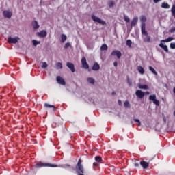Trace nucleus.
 Masks as SVG:
<instances>
[{
	"instance_id": "obj_1",
	"label": "nucleus",
	"mask_w": 175,
	"mask_h": 175,
	"mask_svg": "<svg viewBox=\"0 0 175 175\" xmlns=\"http://www.w3.org/2000/svg\"><path fill=\"white\" fill-rule=\"evenodd\" d=\"M140 21L142 23L141 31H142V33H146V21H147V18H146V16H142L140 17Z\"/></svg>"
},
{
	"instance_id": "obj_2",
	"label": "nucleus",
	"mask_w": 175,
	"mask_h": 175,
	"mask_svg": "<svg viewBox=\"0 0 175 175\" xmlns=\"http://www.w3.org/2000/svg\"><path fill=\"white\" fill-rule=\"evenodd\" d=\"M92 19L94 23H98V24H101L102 25H106V22L102 19H100L99 17L95 16V15H92Z\"/></svg>"
},
{
	"instance_id": "obj_3",
	"label": "nucleus",
	"mask_w": 175,
	"mask_h": 175,
	"mask_svg": "<svg viewBox=\"0 0 175 175\" xmlns=\"http://www.w3.org/2000/svg\"><path fill=\"white\" fill-rule=\"evenodd\" d=\"M142 34L143 35V36H145L144 38V42L145 43H150V42H151V36H148V32H147V31H146V33H144L142 31H141Z\"/></svg>"
},
{
	"instance_id": "obj_4",
	"label": "nucleus",
	"mask_w": 175,
	"mask_h": 175,
	"mask_svg": "<svg viewBox=\"0 0 175 175\" xmlns=\"http://www.w3.org/2000/svg\"><path fill=\"white\" fill-rule=\"evenodd\" d=\"M149 100H152L153 103H154L156 106H159V100H157V95L155 94L150 95L149 96Z\"/></svg>"
},
{
	"instance_id": "obj_5",
	"label": "nucleus",
	"mask_w": 175,
	"mask_h": 175,
	"mask_svg": "<svg viewBox=\"0 0 175 175\" xmlns=\"http://www.w3.org/2000/svg\"><path fill=\"white\" fill-rule=\"evenodd\" d=\"M81 64L84 69H90V65L87 63V59L85 57H82Z\"/></svg>"
},
{
	"instance_id": "obj_6",
	"label": "nucleus",
	"mask_w": 175,
	"mask_h": 175,
	"mask_svg": "<svg viewBox=\"0 0 175 175\" xmlns=\"http://www.w3.org/2000/svg\"><path fill=\"white\" fill-rule=\"evenodd\" d=\"M42 166H47L49 167H58V165L50 163H43L42 165L36 164V167H42Z\"/></svg>"
},
{
	"instance_id": "obj_7",
	"label": "nucleus",
	"mask_w": 175,
	"mask_h": 175,
	"mask_svg": "<svg viewBox=\"0 0 175 175\" xmlns=\"http://www.w3.org/2000/svg\"><path fill=\"white\" fill-rule=\"evenodd\" d=\"M56 80L58 84H60L61 85H65L66 84L65 80H64V78H62L61 76H57L56 77Z\"/></svg>"
},
{
	"instance_id": "obj_8",
	"label": "nucleus",
	"mask_w": 175,
	"mask_h": 175,
	"mask_svg": "<svg viewBox=\"0 0 175 175\" xmlns=\"http://www.w3.org/2000/svg\"><path fill=\"white\" fill-rule=\"evenodd\" d=\"M66 66L71 70L72 73L76 72V69L75 68V64L70 62L66 63Z\"/></svg>"
},
{
	"instance_id": "obj_9",
	"label": "nucleus",
	"mask_w": 175,
	"mask_h": 175,
	"mask_svg": "<svg viewBox=\"0 0 175 175\" xmlns=\"http://www.w3.org/2000/svg\"><path fill=\"white\" fill-rule=\"evenodd\" d=\"M111 55H116L117 58L120 59L122 56V53H121V51H120L115 50L111 52Z\"/></svg>"
},
{
	"instance_id": "obj_10",
	"label": "nucleus",
	"mask_w": 175,
	"mask_h": 175,
	"mask_svg": "<svg viewBox=\"0 0 175 175\" xmlns=\"http://www.w3.org/2000/svg\"><path fill=\"white\" fill-rule=\"evenodd\" d=\"M135 95L139 99H143V98H144V92H143L142 90H137L135 92Z\"/></svg>"
},
{
	"instance_id": "obj_11",
	"label": "nucleus",
	"mask_w": 175,
	"mask_h": 175,
	"mask_svg": "<svg viewBox=\"0 0 175 175\" xmlns=\"http://www.w3.org/2000/svg\"><path fill=\"white\" fill-rule=\"evenodd\" d=\"M3 14L5 18H11L12 16V12L8 10L3 11Z\"/></svg>"
},
{
	"instance_id": "obj_12",
	"label": "nucleus",
	"mask_w": 175,
	"mask_h": 175,
	"mask_svg": "<svg viewBox=\"0 0 175 175\" xmlns=\"http://www.w3.org/2000/svg\"><path fill=\"white\" fill-rule=\"evenodd\" d=\"M36 35L37 36H39V38H46L47 36V31L42 30L41 31L38 32Z\"/></svg>"
},
{
	"instance_id": "obj_13",
	"label": "nucleus",
	"mask_w": 175,
	"mask_h": 175,
	"mask_svg": "<svg viewBox=\"0 0 175 175\" xmlns=\"http://www.w3.org/2000/svg\"><path fill=\"white\" fill-rule=\"evenodd\" d=\"M18 38H12V37H9L8 38V43H14V44H16L17 43V42H18Z\"/></svg>"
},
{
	"instance_id": "obj_14",
	"label": "nucleus",
	"mask_w": 175,
	"mask_h": 175,
	"mask_svg": "<svg viewBox=\"0 0 175 175\" xmlns=\"http://www.w3.org/2000/svg\"><path fill=\"white\" fill-rule=\"evenodd\" d=\"M31 25L33 28V29H39L40 25L39 23L36 21H33L31 23Z\"/></svg>"
},
{
	"instance_id": "obj_15",
	"label": "nucleus",
	"mask_w": 175,
	"mask_h": 175,
	"mask_svg": "<svg viewBox=\"0 0 175 175\" xmlns=\"http://www.w3.org/2000/svg\"><path fill=\"white\" fill-rule=\"evenodd\" d=\"M159 47H161V49H163V50H164V51H165V53H169V49H167V46L163 44V42H161L159 44Z\"/></svg>"
},
{
	"instance_id": "obj_16",
	"label": "nucleus",
	"mask_w": 175,
	"mask_h": 175,
	"mask_svg": "<svg viewBox=\"0 0 175 175\" xmlns=\"http://www.w3.org/2000/svg\"><path fill=\"white\" fill-rule=\"evenodd\" d=\"M100 69V66H99V64L94 63V64L92 66V70L98 71Z\"/></svg>"
},
{
	"instance_id": "obj_17",
	"label": "nucleus",
	"mask_w": 175,
	"mask_h": 175,
	"mask_svg": "<svg viewBox=\"0 0 175 175\" xmlns=\"http://www.w3.org/2000/svg\"><path fill=\"white\" fill-rule=\"evenodd\" d=\"M137 87L138 88H139V90H148V85H142L140 83H138Z\"/></svg>"
},
{
	"instance_id": "obj_18",
	"label": "nucleus",
	"mask_w": 175,
	"mask_h": 175,
	"mask_svg": "<svg viewBox=\"0 0 175 175\" xmlns=\"http://www.w3.org/2000/svg\"><path fill=\"white\" fill-rule=\"evenodd\" d=\"M137 21H139V18L137 17L134 18L131 21V26L135 27L137 24Z\"/></svg>"
},
{
	"instance_id": "obj_19",
	"label": "nucleus",
	"mask_w": 175,
	"mask_h": 175,
	"mask_svg": "<svg viewBox=\"0 0 175 175\" xmlns=\"http://www.w3.org/2000/svg\"><path fill=\"white\" fill-rule=\"evenodd\" d=\"M174 40V38L173 37H169L168 38L165 39V40H161V43H167L169 42H172V40Z\"/></svg>"
},
{
	"instance_id": "obj_20",
	"label": "nucleus",
	"mask_w": 175,
	"mask_h": 175,
	"mask_svg": "<svg viewBox=\"0 0 175 175\" xmlns=\"http://www.w3.org/2000/svg\"><path fill=\"white\" fill-rule=\"evenodd\" d=\"M137 70L140 75H144V68L142 66H137Z\"/></svg>"
},
{
	"instance_id": "obj_21",
	"label": "nucleus",
	"mask_w": 175,
	"mask_h": 175,
	"mask_svg": "<svg viewBox=\"0 0 175 175\" xmlns=\"http://www.w3.org/2000/svg\"><path fill=\"white\" fill-rule=\"evenodd\" d=\"M140 165L144 169H147V167H148V163L146 161H141Z\"/></svg>"
},
{
	"instance_id": "obj_22",
	"label": "nucleus",
	"mask_w": 175,
	"mask_h": 175,
	"mask_svg": "<svg viewBox=\"0 0 175 175\" xmlns=\"http://www.w3.org/2000/svg\"><path fill=\"white\" fill-rule=\"evenodd\" d=\"M149 70H150V72H152L153 75H155V76H158V73L157 72V71H155V69H154L152 66H149Z\"/></svg>"
},
{
	"instance_id": "obj_23",
	"label": "nucleus",
	"mask_w": 175,
	"mask_h": 175,
	"mask_svg": "<svg viewBox=\"0 0 175 175\" xmlns=\"http://www.w3.org/2000/svg\"><path fill=\"white\" fill-rule=\"evenodd\" d=\"M161 8H163V9H169V8H170V5H169L167 3H162Z\"/></svg>"
},
{
	"instance_id": "obj_24",
	"label": "nucleus",
	"mask_w": 175,
	"mask_h": 175,
	"mask_svg": "<svg viewBox=\"0 0 175 175\" xmlns=\"http://www.w3.org/2000/svg\"><path fill=\"white\" fill-rule=\"evenodd\" d=\"M88 83H90V84H95V79H94V78L92 77H88L87 79Z\"/></svg>"
},
{
	"instance_id": "obj_25",
	"label": "nucleus",
	"mask_w": 175,
	"mask_h": 175,
	"mask_svg": "<svg viewBox=\"0 0 175 175\" xmlns=\"http://www.w3.org/2000/svg\"><path fill=\"white\" fill-rule=\"evenodd\" d=\"M61 38H62V43H65V42L66 41V39L68 38V37H66V35L65 34H62Z\"/></svg>"
},
{
	"instance_id": "obj_26",
	"label": "nucleus",
	"mask_w": 175,
	"mask_h": 175,
	"mask_svg": "<svg viewBox=\"0 0 175 175\" xmlns=\"http://www.w3.org/2000/svg\"><path fill=\"white\" fill-rule=\"evenodd\" d=\"M108 47L107 45L106 44H103L101 46H100V50L101 51H105L106 50H107Z\"/></svg>"
},
{
	"instance_id": "obj_27",
	"label": "nucleus",
	"mask_w": 175,
	"mask_h": 175,
	"mask_svg": "<svg viewBox=\"0 0 175 175\" xmlns=\"http://www.w3.org/2000/svg\"><path fill=\"white\" fill-rule=\"evenodd\" d=\"M124 107H126V109H130L131 107V103H129V101L126 100L124 103Z\"/></svg>"
},
{
	"instance_id": "obj_28",
	"label": "nucleus",
	"mask_w": 175,
	"mask_h": 175,
	"mask_svg": "<svg viewBox=\"0 0 175 175\" xmlns=\"http://www.w3.org/2000/svg\"><path fill=\"white\" fill-rule=\"evenodd\" d=\"M44 107H48V108L53 107V111H55V107L54 105H51L50 104L45 103L44 104Z\"/></svg>"
},
{
	"instance_id": "obj_29",
	"label": "nucleus",
	"mask_w": 175,
	"mask_h": 175,
	"mask_svg": "<svg viewBox=\"0 0 175 175\" xmlns=\"http://www.w3.org/2000/svg\"><path fill=\"white\" fill-rule=\"evenodd\" d=\"M63 66H62V63L61 62H57L56 64V69H62Z\"/></svg>"
},
{
	"instance_id": "obj_30",
	"label": "nucleus",
	"mask_w": 175,
	"mask_h": 175,
	"mask_svg": "<svg viewBox=\"0 0 175 175\" xmlns=\"http://www.w3.org/2000/svg\"><path fill=\"white\" fill-rule=\"evenodd\" d=\"M126 44L129 47H132V41L131 40H127L126 42Z\"/></svg>"
},
{
	"instance_id": "obj_31",
	"label": "nucleus",
	"mask_w": 175,
	"mask_h": 175,
	"mask_svg": "<svg viewBox=\"0 0 175 175\" xmlns=\"http://www.w3.org/2000/svg\"><path fill=\"white\" fill-rule=\"evenodd\" d=\"M94 159L96 161V162H102V157H100V156L95 157Z\"/></svg>"
},
{
	"instance_id": "obj_32",
	"label": "nucleus",
	"mask_w": 175,
	"mask_h": 175,
	"mask_svg": "<svg viewBox=\"0 0 175 175\" xmlns=\"http://www.w3.org/2000/svg\"><path fill=\"white\" fill-rule=\"evenodd\" d=\"M32 43L34 46H38V44H40V41H37L36 40H33Z\"/></svg>"
},
{
	"instance_id": "obj_33",
	"label": "nucleus",
	"mask_w": 175,
	"mask_h": 175,
	"mask_svg": "<svg viewBox=\"0 0 175 175\" xmlns=\"http://www.w3.org/2000/svg\"><path fill=\"white\" fill-rule=\"evenodd\" d=\"M124 21H126V23H129L131 21V19H129V17H128V16L126 15H124Z\"/></svg>"
},
{
	"instance_id": "obj_34",
	"label": "nucleus",
	"mask_w": 175,
	"mask_h": 175,
	"mask_svg": "<svg viewBox=\"0 0 175 175\" xmlns=\"http://www.w3.org/2000/svg\"><path fill=\"white\" fill-rule=\"evenodd\" d=\"M48 65H47V63L46 62H44L42 63V65H41V67L42 68H47Z\"/></svg>"
},
{
	"instance_id": "obj_35",
	"label": "nucleus",
	"mask_w": 175,
	"mask_h": 175,
	"mask_svg": "<svg viewBox=\"0 0 175 175\" xmlns=\"http://www.w3.org/2000/svg\"><path fill=\"white\" fill-rule=\"evenodd\" d=\"M72 45L70 44V42H67L64 45V49H68V47H71Z\"/></svg>"
},
{
	"instance_id": "obj_36",
	"label": "nucleus",
	"mask_w": 175,
	"mask_h": 175,
	"mask_svg": "<svg viewBox=\"0 0 175 175\" xmlns=\"http://www.w3.org/2000/svg\"><path fill=\"white\" fill-rule=\"evenodd\" d=\"M115 3L114 1H111L109 3V8H113V6H114Z\"/></svg>"
},
{
	"instance_id": "obj_37",
	"label": "nucleus",
	"mask_w": 175,
	"mask_h": 175,
	"mask_svg": "<svg viewBox=\"0 0 175 175\" xmlns=\"http://www.w3.org/2000/svg\"><path fill=\"white\" fill-rule=\"evenodd\" d=\"M134 121L135 122H137L139 126L142 125V122H140V120L139 119H134Z\"/></svg>"
},
{
	"instance_id": "obj_38",
	"label": "nucleus",
	"mask_w": 175,
	"mask_h": 175,
	"mask_svg": "<svg viewBox=\"0 0 175 175\" xmlns=\"http://www.w3.org/2000/svg\"><path fill=\"white\" fill-rule=\"evenodd\" d=\"M127 83L129 85H132V80H131L129 77H127Z\"/></svg>"
},
{
	"instance_id": "obj_39",
	"label": "nucleus",
	"mask_w": 175,
	"mask_h": 175,
	"mask_svg": "<svg viewBox=\"0 0 175 175\" xmlns=\"http://www.w3.org/2000/svg\"><path fill=\"white\" fill-rule=\"evenodd\" d=\"M170 49H175V42H172L170 46Z\"/></svg>"
},
{
	"instance_id": "obj_40",
	"label": "nucleus",
	"mask_w": 175,
	"mask_h": 175,
	"mask_svg": "<svg viewBox=\"0 0 175 175\" xmlns=\"http://www.w3.org/2000/svg\"><path fill=\"white\" fill-rule=\"evenodd\" d=\"M175 31V27H173V28H172L170 30V32L171 33H173V32H174Z\"/></svg>"
},
{
	"instance_id": "obj_41",
	"label": "nucleus",
	"mask_w": 175,
	"mask_h": 175,
	"mask_svg": "<svg viewBox=\"0 0 175 175\" xmlns=\"http://www.w3.org/2000/svg\"><path fill=\"white\" fill-rule=\"evenodd\" d=\"M118 103L120 106H121V105H122V101H121V100H118Z\"/></svg>"
},
{
	"instance_id": "obj_42",
	"label": "nucleus",
	"mask_w": 175,
	"mask_h": 175,
	"mask_svg": "<svg viewBox=\"0 0 175 175\" xmlns=\"http://www.w3.org/2000/svg\"><path fill=\"white\" fill-rule=\"evenodd\" d=\"M118 63H117V62H113V66H118Z\"/></svg>"
},
{
	"instance_id": "obj_43",
	"label": "nucleus",
	"mask_w": 175,
	"mask_h": 175,
	"mask_svg": "<svg viewBox=\"0 0 175 175\" xmlns=\"http://www.w3.org/2000/svg\"><path fill=\"white\" fill-rule=\"evenodd\" d=\"M161 0H153V2H154V3H158V2H160Z\"/></svg>"
},
{
	"instance_id": "obj_44",
	"label": "nucleus",
	"mask_w": 175,
	"mask_h": 175,
	"mask_svg": "<svg viewBox=\"0 0 175 175\" xmlns=\"http://www.w3.org/2000/svg\"><path fill=\"white\" fill-rule=\"evenodd\" d=\"M135 167H139V163H135Z\"/></svg>"
},
{
	"instance_id": "obj_45",
	"label": "nucleus",
	"mask_w": 175,
	"mask_h": 175,
	"mask_svg": "<svg viewBox=\"0 0 175 175\" xmlns=\"http://www.w3.org/2000/svg\"><path fill=\"white\" fill-rule=\"evenodd\" d=\"M144 95H150V92H146L144 93Z\"/></svg>"
},
{
	"instance_id": "obj_46",
	"label": "nucleus",
	"mask_w": 175,
	"mask_h": 175,
	"mask_svg": "<svg viewBox=\"0 0 175 175\" xmlns=\"http://www.w3.org/2000/svg\"><path fill=\"white\" fill-rule=\"evenodd\" d=\"M93 165H94V166H98V165H99V164H98L97 163H94Z\"/></svg>"
},
{
	"instance_id": "obj_47",
	"label": "nucleus",
	"mask_w": 175,
	"mask_h": 175,
	"mask_svg": "<svg viewBox=\"0 0 175 175\" xmlns=\"http://www.w3.org/2000/svg\"><path fill=\"white\" fill-rule=\"evenodd\" d=\"M163 121H164V122H166V118H163Z\"/></svg>"
},
{
	"instance_id": "obj_48",
	"label": "nucleus",
	"mask_w": 175,
	"mask_h": 175,
	"mask_svg": "<svg viewBox=\"0 0 175 175\" xmlns=\"http://www.w3.org/2000/svg\"><path fill=\"white\" fill-rule=\"evenodd\" d=\"M112 95H116V92H113Z\"/></svg>"
},
{
	"instance_id": "obj_49",
	"label": "nucleus",
	"mask_w": 175,
	"mask_h": 175,
	"mask_svg": "<svg viewBox=\"0 0 175 175\" xmlns=\"http://www.w3.org/2000/svg\"><path fill=\"white\" fill-rule=\"evenodd\" d=\"M173 92H174V94H175V88H174V89H173Z\"/></svg>"
},
{
	"instance_id": "obj_50",
	"label": "nucleus",
	"mask_w": 175,
	"mask_h": 175,
	"mask_svg": "<svg viewBox=\"0 0 175 175\" xmlns=\"http://www.w3.org/2000/svg\"><path fill=\"white\" fill-rule=\"evenodd\" d=\"M67 166H68V167H70V165H67Z\"/></svg>"
}]
</instances>
